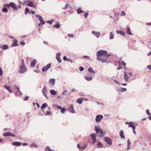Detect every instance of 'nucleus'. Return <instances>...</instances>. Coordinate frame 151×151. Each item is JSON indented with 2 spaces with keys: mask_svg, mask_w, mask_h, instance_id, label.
Instances as JSON below:
<instances>
[{
  "mask_svg": "<svg viewBox=\"0 0 151 151\" xmlns=\"http://www.w3.org/2000/svg\"><path fill=\"white\" fill-rule=\"evenodd\" d=\"M105 50H100L97 52V60L101 61L102 63H106L107 61V58H103V57L106 56V57L110 56L111 55Z\"/></svg>",
  "mask_w": 151,
  "mask_h": 151,
  "instance_id": "1",
  "label": "nucleus"
},
{
  "mask_svg": "<svg viewBox=\"0 0 151 151\" xmlns=\"http://www.w3.org/2000/svg\"><path fill=\"white\" fill-rule=\"evenodd\" d=\"M95 129L97 134H100L98 135L99 137H103L105 135V132L102 130L99 127H97L95 126Z\"/></svg>",
  "mask_w": 151,
  "mask_h": 151,
  "instance_id": "2",
  "label": "nucleus"
},
{
  "mask_svg": "<svg viewBox=\"0 0 151 151\" xmlns=\"http://www.w3.org/2000/svg\"><path fill=\"white\" fill-rule=\"evenodd\" d=\"M132 76V73L130 72H124V78L126 82L128 81V79L130 76Z\"/></svg>",
  "mask_w": 151,
  "mask_h": 151,
  "instance_id": "3",
  "label": "nucleus"
},
{
  "mask_svg": "<svg viewBox=\"0 0 151 151\" xmlns=\"http://www.w3.org/2000/svg\"><path fill=\"white\" fill-rule=\"evenodd\" d=\"M27 70L25 65H22L20 67L19 72L20 73H23L26 71Z\"/></svg>",
  "mask_w": 151,
  "mask_h": 151,
  "instance_id": "4",
  "label": "nucleus"
},
{
  "mask_svg": "<svg viewBox=\"0 0 151 151\" xmlns=\"http://www.w3.org/2000/svg\"><path fill=\"white\" fill-rule=\"evenodd\" d=\"M103 117V116L101 115H97L95 118L96 122H100Z\"/></svg>",
  "mask_w": 151,
  "mask_h": 151,
  "instance_id": "5",
  "label": "nucleus"
},
{
  "mask_svg": "<svg viewBox=\"0 0 151 151\" xmlns=\"http://www.w3.org/2000/svg\"><path fill=\"white\" fill-rule=\"evenodd\" d=\"M104 140L109 145H111L112 144L111 139L108 137H105L104 138Z\"/></svg>",
  "mask_w": 151,
  "mask_h": 151,
  "instance_id": "6",
  "label": "nucleus"
},
{
  "mask_svg": "<svg viewBox=\"0 0 151 151\" xmlns=\"http://www.w3.org/2000/svg\"><path fill=\"white\" fill-rule=\"evenodd\" d=\"M51 64H47V65L45 66L42 68V71L43 72L47 71L48 69L51 67Z\"/></svg>",
  "mask_w": 151,
  "mask_h": 151,
  "instance_id": "7",
  "label": "nucleus"
},
{
  "mask_svg": "<svg viewBox=\"0 0 151 151\" xmlns=\"http://www.w3.org/2000/svg\"><path fill=\"white\" fill-rule=\"evenodd\" d=\"M84 78L88 81H91L92 79V75L89 74L87 75H86L84 76Z\"/></svg>",
  "mask_w": 151,
  "mask_h": 151,
  "instance_id": "8",
  "label": "nucleus"
},
{
  "mask_svg": "<svg viewBox=\"0 0 151 151\" xmlns=\"http://www.w3.org/2000/svg\"><path fill=\"white\" fill-rule=\"evenodd\" d=\"M47 89L45 87V86H44L43 89L42 90V94L43 95L45 96V98L47 99Z\"/></svg>",
  "mask_w": 151,
  "mask_h": 151,
  "instance_id": "9",
  "label": "nucleus"
},
{
  "mask_svg": "<svg viewBox=\"0 0 151 151\" xmlns=\"http://www.w3.org/2000/svg\"><path fill=\"white\" fill-rule=\"evenodd\" d=\"M35 16L39 19L42 24H45V22L44 21L43 19L41 16L36 14L35 15Z\"/></svg>",
  "mask_w": 151,
  "mask_h": 151,
  "instance_id": "10",
  "label": "nucleus"
},
{
  "mask_svg": "<svg viewBox=\"0 0 151 151\" xmlns=\"http://www.w3.org/2000/svg\"><path fill=\"white\" fill-rule=\"evenodd\" d=\"M27 2L28 3V4L26 5L27 6H30L34 8L35 7V6L34 5V3L32 1L27 0Z\"/></svg>",
  "mask_w": 151,
  "mask_h": 151,
  "instance_id": "11",
  "label": "nucleus"
},
{
  "mask_svg": "<svg viewBox=\"0 0 151 151\" xmlns=\"http://www.w3.org/2000/svg\"><path fill=\"white\" fill-rule=\"evenodd\" d=\"M3 136H4L6 137L7 136H12V137H15V135L14 134H12L11 132H6L4 133L3 134Z\"/></svg>",
  "mask_w": 151,
  "mask_h": 151,
  "instance_id": "12",
  "label": "nucleus"
},
{
  "mask_svg": "<svg viewBox=\"0 0 151 151\" xmlns=\"http://www.w3.org/2000/svg\"><path fill=\"white\" fill-rule=\"evenodd\" d=\"M55 79L54 78H51L50 79L49 82L53 86L55 85Z\"/></svg>",
  "mask_w": 151,
  "mask_h": 151,
  "instance_id": "13",
  "label": "nucleus"
},
{
  "mask_svg": "<svg viewBox=\"0 0 151 151\" xmlns=\"http://www.w3.org/2000/svg\"><path fill=\"white\" fill-rule=\"evenodd\" d=\"M10 5L14 10H17L18 8L14 3L11 2L10 3Z\"/></svg>",
  "mask_w": 151,
  "mask_h": 151,
  "instance_id": "14",
  "label": "nucleus"
},
{
  "mask_svg": "<svg viewBox=\"0 0 151 151\" xmlns=\"http://www.w3.org/2000/svg\"><path fill=\"white\" fill-rule=\"evenodd\" d=\"M92 34L94 35L97 38H99L100 36V33L99 32H96L95 31H93L92 32Z\"/></svg>",
  "mask_w": 151,
  "mask_h": 151,
  "instance_id": "15",
  "label": "nucleus"
},
{
  "mask_svg": "<svg viewBox=\"0 0 151 151\" xmlns=\"http://www.w3.org/2000/svg\"><path fill=\"white\" fill-rule=\"evenodd\" d=\"M126 32L127 34L129 35H132V33L130 31V28L128 26L127 28L126 29Z\"/></svg>",
  "mask_w": 151,
  "mask_h": 151,
  "instance_id": "16",
  "label": "nucleus"
},
{
  "mask_svg": "<svg viewBox=\"0 0 151 151\" xmlns=\"http://www.w3.org/2000/svg\"><path fill=\"white\" fill-rule=\"evenodd\" d=\"M127 91V89L124 88H119L117 89V91L119 92H123Z\"/></svg>",
  "mask_w": 151,
  "mask_h": 151,
  "instance_id": "17",
  "label": "nucleus"
},
{
  "mask_svg": "<svg viewBox=\"0 0 151 151\" xmlns=\"http://www.w3.org/2000/svg\"><path fill=\"white\" fill-rule=\"evenodd\" d=\"M69 110L70 112L72 113H75L74 111L73 106V105H70L69 107Z\"/></svg>",
  "mask_w": 151,
  "mask_h": 151,
  "instance_id": "18",
  "label": "nucleus"
},
{
  "mask_svg": "<svg viewBox=\"0 0 151 151\" xmlns=\"http://www.w3.org/2000/svg\"><path fill=\"white\" fill-rule=\"evenodd\" d=\"M119 135L121 139H124L125 138L124 135V132L123 130H121L120 131Z\"/></svg>",
  "mask_w": 151,
  "mask_h": 151,
  "instance_id": "19",
  "label": "nucleus"
},
{
  "mask_svg": "<svg viewBox=\"0 0 151 151\" xmlns=\"http://www.w3.org/2000/svg\"><path fill=\"white\" fill-rule=\"evenodd\" d=\"M12 145L16 146H19L22 145V143L18 142H14L12 143Z\"/></svg>",
  "mask_w": 151,
  "mask_h": 151,
  "instance_id": "20",
  "label": "nucleus"
},
{
  "mask_svg": "<svg viewBox=\"0 0 151 151\" xmlns=\"http://www.w3.org/2000/svg\"><path fill=\"white\" fill-rule=\"evenodd\" d=\"M4 86L10 93H12V91L10 89V86H8L5 85H4Z\"/></svg>",
  "mask_w": 151,
  "mask_h": 151,
  "instance_id": "21",
  "label": "nucleus"
},
{
  "mask_svg": "<svg viewBox=\"0 0 151 151\" xmlns=\"http://www.w3.org/2000/svg\"><path fill=\"white\" fill-rule=\"evenodd\" d=\"M116 33L120 34L122 36H124L125 35V33L123 31L117 30L116 31Z\"/></svg>",
  "mask_w": 151,
  "mask_h": 151,
  "instance_id": "22",
  "label": "nucleus"
},
{
  "mask_svg": "<svg viewBox=\"0 0 151 151\" xmlns=\"http://www.w3.org/2000/svg\"><path fill=\"white\" fill-rule=\"evenodd\" d=\"M83 99L82 98L78 99L76 101L77 103L79 104H81L82 103Z\"/></svg>",
  "mask_w": 151,
  "mask_h": 151,
  "instance_id": "23",
  "label": "nucleus"
},
{
  "mask_svg": "<svg viewBox=\"0 0 151 151\" xmlns=\"http://www.w3.org/2000/svg\"><path fill=\"white\" fill-rule=\"evenodd\" d=\"M96 134L95 133L91 134L90 135V137L92 138V139H96Z\"/></svg>",
  "mask_w": 151,
  "mask_h": 151,
  "instance_id": "24",
  "label": "nucleus"
},
{
  "mask_svg": "<svg viewBox=\"0 0 151 151\" xmlns=\"http://www.w3.org/2000/svg\"><path fill=\"white\" fill-rule=\"evenodd\" d=\"M127 150H129L130 149V145H131V142L129 141V139H128L127 140Z\"/></svg>",
  "mask_w": 151,
  "mask_h": 151,
  "instance_id": "25",
  "label": "nucleus"
},
{
  "mask_svg": "<svg viewBox=\"0 0 151 151\" xmlns=\"http://www.w3.org/2000/svg\"><path fill=\"white\" fill-rule=\"evenodd\" d=\"M47 106V105L46 103H44L41 106V108L42 109V110L43 111V109Z\"/></svg>",
  "mask_w": 151,
  "mask_h": 151,
  "instance_id": "26",
  "label": "nucleus"
},
{
  "mask_svg": "<svg viewBox=\"0 0 151 151\" xmlns=\"http://www.w3.org/2000/svg\"><path fill=\"white\" fill-rule=\"evenodd\" d=\"M36 62V60H34L31 63V66L32 67H33L35 66V64Z\"/></svg>",
  "mask_w": 151,
  "mask_h": 151,
  "instance_id": "27",
  "label": "nucleus"
},
{
  "mask_svg": "<svg viewBox=\"0 0 151 151\" xmlns=\"http://www.w3.org/2000/svg\"><path fill=\"white\" fill-rule=\"evenodd\" d=\"M13 42H14L12 45V46L13 47L17 46L18 45L17 44V40H14L13 41Z\"/></svg>",
  "mask_w": 151,
  "mask_h": 151,
  "instance_id": "28",
  "label": "nucleus"
},
{
  "mask_svg": "<svg viewBox=\"0 0 151 151\" xmlns=\"http://www.w3.org/2000/svg\"><path fill=\"white\" fill-rule=\"evenodd\" d=\"M114 38V33L112 32H110V37H109L110 40L113 39Z\"/></svg>",
  "mask_w": 151,
  "mask_h": 151,
  "instance_id": "29",
  "label": "nucleus"
},
{
  "mask_svg": "<svg viewBox=\"0 0 151 151\" xmlns=\"http://www.w3.org/2000/svg\"><path fill=\"white\" fill-rule=\"evenodd\" d=\"M9 49L8 46L6 45H4L2 47V49L3 50H6Z\"/></svg>",
  "mask_w": 151,
  "mask_h": 151,
  "instance_id": "30",
  "label": "nucleus"
},
{
  "mask_svg": "<svg viewBox=\"0 0 151 151\" xmlns=\"http://www.w3.org/2000/svg\"><path fill=\"white\" fill-rule=\"evenodd\" d=\"M50 93L53 95H55L56 94V92L54 90H51L50 91Z\"/></svg>",
  "mask_w": 151,
  "mask_h": 151,
  "instance_id": "31",
  "label": "nucleus"
},
{
  "mask_svg": "<svg viewBox=\"0 0 151 151\" xmlns=\"http://www.w3.org/2000/svg\"><path fill=\"white\" fill-rule=\"evenodd\" d=\"M77 10L78 14H81L84 12V11H82L80 8L78 9Z\"/></svg>",
  "mask_w": 151,
  "mask_h": 151,
  "instance_id": "32",
  "label": "nucleus"
},
{
  "mask_svg": "<svg viewBox=\"0 0 151 151\" xmlns=\"http://www.w3.org/2000/svg\"><path fill=\"white\" fill-rule=\"evenodd\" d=\"M103 145L101 144V142H99L98 143L97 145V147L98 148H101L103 147Z\"/></svg>",
  "mask_w": 151,
  "mask_h": 151,
  "instance_id": "33",
  "label": "nucleus"
},
{
  "mask_svg": "<svg viewBox=\"0 0 151 151\" xmlns=\"http://www.w3.org/2000/svg\"><path fill=\"white\" fill-rule=\"evenodd\" d=\"M15 94L17 95H21L22 94V93L20 91V90L19 91H16L15 92Z\"/></svg>",
  "mask_w": 151,
  "mask_h": 151,
  "instance_id": "34",
  "label": "nucleus"
},
{
  "mask_svg": "<svg viewBox=\"0 0 151 151\" xmlns=\"http://www.w3.org/2000/svg\"><path fill=\"white\" fill-rule=\"evenodd\" d=\"M77 147L78 148L80 149V150L81 151H82V150H83L84 148H83V146H81L79 144L77 145Z\"/></svg>",
  "mask_w": 151,
  "mask_h": 151,
  "instance_id": "35",
  "label": "nucleus"
},
{
  "mask_svg": "<svg viewBox=\"0 0 151 151\" xmlns=\"http://www.w3.org/2000/svg\"><path fill=\"white\" fill-rule=\"evenodd\" d=\"M2 11L4 13H6L8 12V10L5 7H3L2 8Z\"/></svg>",
  "mask_w": 151,
  "mask_h": 151,
  "instance_id": "36",
  "label": "nucleus"
},
{
  "mask_svg": "<svg viewBox=\"0 0 151 151\" xmlns=\"http://www.w3.org/2000/svg\"><path fill=\"white\" fill-rule=\"evenodd\" d=\"M31 147H38L37 145L35 143L31 144L30 145Z\"/></svg>",
  "mask_w": 151,
  "mask_h": 151,
  "instance_id": "37",
  "label": "nucleus"
},
{
  "mask_svg": "<svg viewBox=\"0 0 151 151\" xmlns=\"http://www.w3.org/2000/svg\"><path fill=\"white\" fill-rule=\"evenodd\" d=\"M88 71L91 73H95L94 71L93 70L92 68L91 67L88 69Z\"/></svg>",
  "mask_w": 151,
  "mask_h": 151,
  "instance_id": "38",
  "label": "nucleus"
},
{
  "mask_svg": "<svg viewBox=\"0 0 151 151\" xmlns=\"http://www.w3.org/2000/svg\"><path fill=\"white\" fill-rule=\"evenodd\" d=\"M129 127H131L132 128H132H134L135 127V126H134L133 124V122H130V123H129Z\"/></svg>",
  "mask_w": 151,
  "mask_h": 151,
  "instance_id": "39",
  "label": "nucleus"
},
{
  "mask_svg": "<svg viewBox=\"0 0 151 151\" xmlns=\"http://www.w3.org/2000/svg\"><path fill=\"white\" fill-rule=\"evenodd\" d=\"M66 111V109L65 108H63L61 110V112L62 113H64Z\"/></svg>",
  "mask_w": 151,
  "mask_h": 151,
  "instance_id": "40",
  "label": "nucleus"
},
{
  "mask_svg": "<svg viewBox=\"0 0 151 151\" xmlns=\"http://www.w3.org/2000/svg\"><path fill=\"white\" fill-rule=\"evenodd\" d=\"M25 14H26L27 13L29 12V9L28 8H26L25 9Z\"/></svg>",
  "mask_w": 151,
  "mask_h": 151,
  "instance_id": "41",
  "label": "nucleus"
},
{
  "mask_svg": "<svg viewBox=\"0 0 151 151\" xmlns=\"http://www.w3.org/2000/svg\"><path fill=\"white\" fill-rule=\"evenodd\" d=\"M45 151H52V150H51L50 148L49 147H47L45 148Z\"/></svg>",
  "mask_w": 151,
  "mask_h": 151,
  "instance_id": "42",
  "label": "nucleus"
},
{
  "mask_svg": "<svg viewBox=\"0 0 151 151\" xmlns=\"http://www.w3.org/2000/svg\"><path fill=\"white\" fill-rule=\"evenodd\" d=\"M51 113V111L50 110H48L46 112V115H49Z\"/></svg>",
  "mask_w": 151,
  "mask_h": 151,
  "instance_id": "43",
  "label": "nucleus"
},
{
  "mask_svg": "<svg viewBox=\"0 0 151 151\" xmlns=\"http://www.w3.org/2000/svg\"><path fill=\"white\" fill-rule=\"evenodd\" d=\"M56 59L59 63H60L61 62V60L60 57L56 58Z\"/></svg>",
  "mask_w": 151,
  "mask_h": 151,
  "instance_id": "44",
  "label": "nucleus"
},
{
  "mask_svg": "<svg viewBox=\"0 0 151 151\" xmlns=\"http://www.w3.org/2000/svg\"><path fill=\"white\" fill-rule=\"evenodd\" d=\"M67 92V90H64L62 92V94L63 96H65L66 95V93Z\"/></svg>",
  "mask_w": 151,
  "mask_h": 151,
  "instance_id": "45",
  "label": "nucleus"
},
{
  "mask_svg": "<svg viewBox=\"0 0 151 151\" xmlns=\"http://www.w3.org/2000/svg\"><path fill=\"white\" fill-rule=\"evenodd\" d=\"M53 26L54 27L58 28L60 27V25L59 24H56L53 25Z\"/></svg>",
  "mask_w": 151,
  "mask_h": 151,
  "instance_id": "46",
  "label": "nucleus"
},
{
  "mask_svg": "<svg viewBox=\"0 0 151 151\" xmlns=\"http://www.w3.org/2000/svg\"><path fill=\"white\" fill-rule=\"evenodd\" d=\"M3 71L2 68L1 67H0V76H1L3 74Z\"/></svg>",
  "mask_w": 151,
  "mask_h": 151,
  "instance_id": "47",
  "label": "nucleus"
},
{
  "mask_svg": "<svg viewBox=\"0 0 151 151\" xmlns=\"http://www.w3.org/2000/svg\"><path fill=\"white\" fill-rule=\"evenodd\" d=\"M47 22L49 23L50 24H51L53 22V20H49L47 21Z\"/></svg>",
  "mask_w": 151,
  "mask_h": 151,
  "instance_id": "48",
  "label": "nucleus"
},
{
  "mask_svg": "<svg viewBox=\"0 0 151 151\" xmlns=\"http://www.w3.org/2000/svg\"><path fill=\"white\" fill-rule=\"evenodd\" d=\"M61 55V54L60 52L58 53L56 55V58L57 57H60V56Z\"/></svg>",
  "mask_w": 151,
  "mask_h": 151,
  "instance_id": "49",
  "label": "nucleus"
},
{
  "mask_svg": "<svg viewBox=\"0 0 151 151\" xmlns=\"http://www.w3.org/2000/svg\"><path fill=\"white\" fill-rule=\"evenodd\" d=\"M4 6H6L7 7H9L10 6H11V5H10V3L9 4H6L4 5Z\"/></svg>",
  "mask_w": 151,
  "mask_h": 151,
  "instance_id": "50",
  "label": "nucleus"
},
{
  "mask_svg": "<svg viewBox=\"0 0 151 151\" xmlns=\"http://www.w3.org/2000/svg\"><path fill=\"white\" fill-rule=\"evenodd\" d=\"M146 113L148 115H150L151 114L149 110L148 109L146 110Z\"/></svg>",
  "mask_w": 151,
  "mask_h": 151,
  "instance_id": "51",
  "label": "nucleus"
},
{
  "mask_svg": "<svg viewBox=\"0 0 151 151\" xmlns=\"http://www.w3.org/2000/svg\"><path fill=\"white\" fill-rule=\"evenodd\" d=\"M56 108L58 109H61V108H62V107L60 106H56Z\"/></svg>",
  "mask_w": 151,
  "mask_h": 151,
  "instance_id": "52",
  "label": "nucleus"
},
{
  "mask_svg": "<svg viewBox=\"0 0 151 151\" xmlns=\"http://www.w3.org/2000/svg\"><path fill=\"white\" fill-rule=\"evenodd\" d=\"M147 67L149 70H151V65H148Z\"/></svg>",
  "mask_w": 151,
  "mask_h": 151,
  "instance_id": "53",
  "label": "nucleus"
},
{
  "mask_svg": "<svg viewBox=\"0 0 151 151\" xmlns=\"http://www.w3.org/2000/svg\"><path fill=\"white\" fill-rule=\"evenodd\" d=\"M84 68L82 67H81L79 68V70H80V71H83L84 70Z\"/></svg>",
  "mask_w": 151,
  "mask_h": 151,
  "instance_id": "54",
  "label": "nucleus"
},
{
  "mask_svg": "<svg viewBox=\"0 0 151 151\" xmlns=\"http://www.w3.org/2000/svg\"><path fill=\"white\" fill-rule=\"evenodd\" d=\"M88 14L87 13H86L84 14V16L85 17V18H86L88 16Z\"/></svg>",
  "mask_w": 151,
  "mask_h": 151,
  "instance_id": "55",
  "label": "nucleus"
},
{
  "mask_svg": "<svg viewBox=\"0 0 151 151\" xmlns=\"http://www.w3.org/2000/svg\"><path fill=\"white\" fill-rule=\"evenodd\" d=\"M22 65H25L24 63L23 59L22 60Z\"/></svg>",
  "mask_w": 151,
  "mask_h": 151,
  "instance_id": "56",
  "label": "nucleus"
},
{
  "mask_svg": "<svg viewBox=\"0 0 151 151\" xmlns=\"http://www.w3.org/2000/svg\"><path fill=\"white\" fill-rule=\"evenodd\" d=\"M28 98H29L28 96H25V97L23 99V100L24 101L27 100L28 99Z\"/></svg>",
  "mask_w": 151,
  "mask_h": 151,
  "instance_id": "57",
  "label": "nucleus"
},
{
  "mask_svg": "<svg viewBox=\"0 0 151 151\" xmlns=\"http://www.w3.org/2000/svg\"><path fill=\"white\" fill-rule=\"evenodd\" d=\"M134 128H132L133 130V133H134V134H136V132L135 130V127Z\"/></svg>",
  "mask_w": 151,
  "mask_h": 151,
  "instance_id": "58",
  "label": "nucleus"
},
{
  "mask_svg": "<svg viewBox=\"0 0 151 151\" xmlns=\"http://www.w3.org/2000/svg\"><path fill=\"white\" fill-rule=\"evenodd\" d=\"M27 2V1H23L22 3V4L24 5L26 4Z\"/></svg>",
  "mask_w": 151,
  "mask_h": 151,
  "instance_id": "59",
  "label": "nucleus"
},
{
  "mask_svg": "<svg viewBox=\"0 0 151 151\" xmlns=\"http://www.w3.org/2000/svg\"><path fill=\"white\" fill-rule=\"evenodd\" d=\"M20 43L21 44V45H22L23 46L25 44V42H20Z\"/></svg>",
  "mask_w": 151,
  "mask_h": 151,
  "instance_id": "60",
  "label": "nucleus"
},
{
  "mask_svg": "<svg viewBox=\"0 0 151 151\" xmlns=\"http://www.w3.org/2000/svg\"><path fill=\"white\" fill-rule=\"evenodd\" d=\"M83 150L85 149L87 147V145L86 144L85 145L83 146Z\"/></svg>",
  "mask_w": 151,
  "mask_h": 151,
  "instance_id": "61",
  "label": "nucleus"
},
{
  "mask_svg": "<svg viewBox=\"0 0 151 151\" xmlns=\"http://www.w3.org/2000/svg\"><path fill=\"white\" fill-rule=\"evenodd\" d=\"M63 60H64V61H66L67 60V58L66 57V56H64L63 57Z\"/></svg>",
  "mask_w": 151,
  "mask_h": 151,
  "instance_id": "62",
  "label": "nucleus"
},
{
  "mask_svg": "<svg viewBox=\"0 0 151 151\" xmlns=\"http://www.w3.org/2000/svg\"><path fill=\"white\" fill-rule=\"evenodd\" d=\"M122 65L125 67L126 65V64L123 61H122Z\"/></svg>",
  "mask_w": 151,
  "mask_h": 151,
  "instance_id": "63",
  "label": "nucleus"
},
{
  "mask_svg": "<svg viewBox=\"0 0 151 151\" xmlns=\"http://www.w3.org/2000/svg\"><path fill=\"white\" fill-rule=\"evenodd\" d=\"M123 15H125V13L123 11H122V14H121V15L122 16Z\"/></svg>",
  "mask_w": 151,
  "mask_h": 151,
  "instance_id": "64",
  "label": "nucleus"
}]
</instances>
